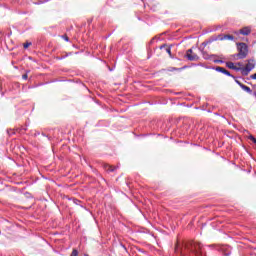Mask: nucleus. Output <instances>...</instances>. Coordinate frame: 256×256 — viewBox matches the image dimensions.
Wrapping results in <instances>:
<instances>
[{
    "label": "nucleus",
    "instance_id": "nucleus-6",
    "mask_svg": "<svg viewBox=\"0 0 256 256\" xmlns=\"http://www.w3.org/2000/svg\"><path fill=\"white\" fill-rule=\"evenodd\" d=\"M250 35L251 34V28L249 27H244L239 30L238 35Z\"/></svg>",
    "mask_w": 256,
    "mask_h": 256
},
{
    "label": "nucleus",
    "instance_id": "nucleus-17",
    "mask_svg": "<svg viewBox=\"0 0 256 256\" xmlns=\"http://www.w3.org/2000/svg\"><path fill=\"white\" fill-rule=\"evenodd\" d=\"M250 77H251V79H255L256 80V73L251 75Z\"/></svg>",
    "mask_w": 256,
    "mask_h": 256
},
{
    "label": "nucleus",
    "instance_id": "nucleus-7",
    "mask_svg": "<svg viewBox=\"0 0 256 256\" xmlns=\"http://www.w3.org/2000/svg\"><path fill=\"white\" fill-rule=\"evenodd\" d=\"M226 67H228V69H233L234 71H241V67L235 66V63L233 62H226Z\"/></svg>",
    "mask_w": 256,
    "mask_h": 256
},
{
    "label": "nucleus",
    "instance_id": "nucleus-16",
    "mask_svg": "<svg viewBox=\"0 0 256 256\" xmlns=\"http://www.w3.org/2000/svg\"><path fill=\"white\" fill-rule=\"evenodd\" d=\"M64 40L69 41V37L67 35L62 36Z\"/></svg>",
    "mask_w": 256,
    "mask_h": 256
},
{
    "label": "nucleus",
    "instance_id": "nucleus-19",
    "mask_svg": "<svg viewBox=\"0 0 256 256\" xmlns=\"http://www.w3.org/2000/svg\"><path fill=\"white\" fill-rule=\"evenodd\" d=\"M236 65H237L238 67H242V66H243V64H241V62H238Z\"/></svg>",
    "mask_w": 256,
    "mask_h": 256
},
{
    "label": "nucleus",
    "instance_id": "nucleus-15",
    "mask_svg": "<svg viewBox=\"0 0 256 256\" xmlns=\"http://www.w3.org/2000/svg\"><path fill=\"white\" fill-rule=\"evenodd\" d=\"M22 79H24V80L29 79V76L27 75V72H26V74L22 75Z\"/></svg>",
    "mask_w": 256,
    "mask_h": 256
},
{
    "label": "nucleus",
    "instance_id": "nucleus-18",
    "mask_svg": "<svg viewBox=\"0 0 256 256\" xmlns=\"http://www.w3.org/2000/svg\"><path fill=\"white\" fill-rule=\"evenodd\" d=\"M214 63H223L221 60H215Z\"/></svg>",
    "mask_w": 256,
    "mask_h": 256
},
{
    "label": "nucleus",
    "instance_id": "nucleus-2",
    "mask_svg": "<svg viewBox=\"0 0 256 256\" xmlns=\"http://www.w3.org/2000/svg\"><path fill=\"white\" fill-rule=\"evenodd\" d=\"M237 46V57L238 59H245L247 55H249V46L246 43L238 42L236 43Z\"/></svg>",
    "mask_w": 256,
    "mask_h": 256
},
{
    "label": "nucleus",
    "instance_id": "nucleus-20",
    "mask_svg": "<svg viewBox=\"0 0 256 256\" xmlns=\"http://www.w3.org/2000/svg\"><path fill=\"white\" fill-rule=\"evenodd\" d=\"M84 256H89L88 254H85Z\"/></svg>",
    "mask_w": 256,
    "mask_h": 256
},
{
    "label": "nucleus",
    "instance_id": "nucleus-14",
    "mask_svg": "<svg viewBox=\"0 0 256 256\" xmlns=\"http://www.w3.org/2000/svg\"><path fill=\"white\" fill-rule=\"evenodd\" d=\"M248 139L255 143L256 145V138L253 135L248 136Z\"/></svg>",
    "mask_w": 256,
    "mask_h": 256
},
{
    "label": "nucleus",
    "instance_id": "nucleus-9",
    "mask_svg": "<svg viewBox=\"0 0 256 256\" xmlns=\"http://www.w3.org/2000/svg\"><path fill=\"white\" fill-rule=\"evenodd\" d=\"M236 83L241 87V89H243V91H246V93H251V88L249 86H246L238 80H236Z\"/></svg>",
    "mask_w": 256,
    "mask_h": 256
},
{
    "label": "nucleus",
    "instance_id": "nucleus-8",
    "mask_svg": "<svg viewBox=\"0 0 256 256\" xmlns=\"http://www.w3.org/2000/svg\"><path fill=\"white\" fill-rule=\"evenodd\" d=\"M216 71H218L219 73H223L224 75H227L228 77H231V72H229L227 69L223 68V67H216Z\"/></svg>",
    "mask_w": 256,
    "mask_h": 256
},
{
    "label": "nucleus",
    "instance_id": "nucleus-5",
    "mask_svg": "<svg viewBox=\"0 0 256 256\" xmlns=\"http://www.w3.org/2000/svg\"><path fill=\"white\" fill-rule=\"evenodd\" d=\"M186 57H187L188 61H198L199 60V56L197 54H195L192 49L187 50Z\"/></svg>",
    "mask_w": 256,
    "mask_h": 256
},
{
    "label": "nucleus",
    "instance_id": "nucleus-11",
    "mask_svg": "<svg viewBox=\"0 0 256 256\" xmlns=\"http://www.w3.org/2000/svg\"><path fill=\"white\" fill-rule=\"evenodd\" d=\"M104 169H105V171H107V173H113V171H115L117 169V167L111 166L109 164H105Z\"/></svg>",
    "mask_w": 256,
    "mask_h": 256
},
{
    "label": "nucleus",
    "instance_id": "nucleus-1",
    "mask_svg": "<svg viewBox=\"0 0 256 256\" xmlns=\"http://www.w3.org/2000/svg\"><path fill=\"white\" fill-rule=\"evenodd\" d=\"M203 245L200 242L190 241L184 244L182 248H179V244L175 246V253H180V255L187 256L189 253H193L195 256H202L201 251Z\"/></svg>",
    "mask_w": 256,
    "mask_h": 256
},
{
    "label": "nucleus",
    "instance_id": "nucleus-3",
    "mask_svg": "<svg viewBox=\"0 0 256 256\" xmlns=\"http://www.w3.org/2000/svg\"><path fill=\"white\" fill-rule=\"evenodd\" d=\"M239 37V32L234 31L233 34H219L217 36L218 41H235Z\"/></svg>",
    "mask_w": 256,
    "mask_h": 256
},
{
    "label": "nucleus",
    "instance_id": "nucleus-13",
    "mask_svg": "<svg viewBox=\"0 0 256 256\" xmlns=\"http://www.w3.org/2000/svg\"><path fill=\"white\" fill-rule=\"evenodd\" d=\"M24 49H29L31 47V42H26L23 44Z\"/></svg>",
    "mask_w": 256,
    "mask_h": 256
},
{
    "label": "nucleus",
    "instance_id": "nucleus-10",
    "mask_svg": "<svg viewBox=\"0 0 256 256\" xmlns=\"http://www.w3.org/2000/svg\"><path fill=\"white\" fill-rule=\"evenodd\" d=\"M161 51H166V53H168L169 57H173L171 54V47L167 46V44L161 45L160 46Z\"/></svg>",
    "mask_w": 256,
    "mask_h": 256
},
{
    "label": "nucleus",
    "instance_id": "nucleus-12",
    "mask_svg": "<svg viewBox=\"0 0 256 256\" xmlns=\"http://www.w3.org/2000/svg\"><path fill=\"white\" fill-rule=\"evenodd\" d=\"M78 255H79V251H77V249H73L70 256H78Z\"/></svg>",
    "mask_w": 256,
    "mask_h": 256
},
{
    "label": "nucleus",
    "instance_id": "nucleus-4",
    "mask_svg": "<svg viewBox=\"0 0 256 256\" xmlns=\"http://www.w3.org/2000/svg\"><path fill=\"white\" fill-rule=\"evenodd\" d=\"M253 69H255V60H248L245 67H240V71L245 77H247V75H249Z\"/></svg>",
    "mask_w": 256,
    "mask_h": 256
}]
</instances>
